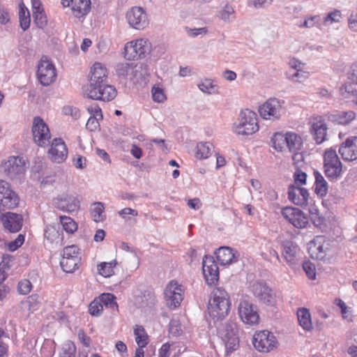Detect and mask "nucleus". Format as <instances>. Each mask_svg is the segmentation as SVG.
I'll list each match as a JSON object with an SVG mask.
<instances>
[{"mask_svg":"<svg viewBox=\"0 0 357 357\" xmlns=\"http://www.w3.org/2000/svg\"><path fill=\"white\" fill-rule=\"evenodd\" d=\"M107 70L100 63H95L91 70L89 84L83 89L85 96L94 100L110 101L116 96V91L107 84Z\"/></svg>","mask_w":357,"mask_h":357,"instance_id":"nucleus-1","label":"nucleus"},{"mask_svg":"<svg viewBox=\"0 0 357 357\" xmlns=\"http://www.w3.org/2000/svg\"><path fill=\"white\" fill-rule=\"evenodd\" d=\"M231 301L227 292L222 287H217L211 292L208 310L214 320H222L230 311Z\"/></svg>","mask_w":357,"mask_h":357,"instance_id":"nucleus-2","label":"nucleus"},{"mask_svg":"<svg viewBox=\"0 0 357 357\" xmlns=\"http://www.w3.org/2000/svg\"><path fill=\"white\" fill-rule=\"evenodd\" d=\"M258 130L257 114L248 109L241 111L238 121L234 123V131L237 135H249Z\"/></svg>","mask_w":357,"mask_h":357,"instance_id":"nucleus-3","label":"nucleus"},{"mask_svg":"<svg viewBox=\"0 0 357 357\" xmlns=\"http://www.w3.org/2000/svg\"><path fill=\"white\" fill-rule=\"evenodd\" d=\"M333 242L324 236H317L307 244L308 252L312 259L325 260L332 255Z\"/></svg>","mask_w":357,"mask_h":357,"instance_id":"nucleus-4","label":"nucleus"},{"mask_svg":"<svg viewBox=\"0 0 357 357\" xmlns=\"http://www.w3.org/2000/svg\"><path fill=\"white\" fill-rule=\"evenodd\" d=\"M259 115L266 120L278 121L285 112V102L276 98H271L259 107Z\"/></svg>","mask_w":357,"mask_h":357,"instance_id":"nucleus-5","label":"nucleus"},{"mask_svg":"<svg viewBox=\"0 0 357 357\" xmlns=\"http://www.w3.org/2000/svg\"><path fill=\"white\" fill-rule=\"evenodd\" d=\"M218 333L225 344L227 354L231 353L238 348V329L235 322L227 321L219 328Z\"/></svg>","mask_w":357,"mask_h":357,"instance_id":"nucleus-6","label":"nucleus"},{"mask_svg":"<svg viewBox=\"0 0 357 357\" xmlns=\"http://www.w3.org/2000/svg\"><path fill=\"white\" fill-rule=\"evenodd\" d=\"M151 50V43L149 40L139 38L127 43L124 47L125 58L135 60L144 58Z\"/></svg>","mask_w":357,"mask_h":357,"instance_id":"nucleus-7","label":"nucleus"},{"mask_svg":"<svg viewBox=\"0 0 357 357\" xmlns=\"http://www.w3.org/2000/svg\"><path fill=\"white\" fill-rule=\"evenodd\" d=\"M324 168L326 176L330 179H337L342 172V165L335 149L325 151L324 154Z\"/></svg>","mask_w":357,"mask_h":357,"instance_id":"nucleus-8","label":"nucleus"},{"mask_svg":"<svg viewBox=\"0 0 357 357\" xmlns=\"http://www.w3.org/2000/svg\"><path fill=\"white\" fill-rule=\"evenodd\" d=\"M81 256L77 246L73 245L66 246L63 250V256L60 261L61 268L66 273H73L78 268Z\"/></svg>","mask_w":357,"mask_h":357,"instance_id":"nucleus-9","label":"nucleus"},{"mask_svg":"<svg viewBox=\"0 0 357 357\" xmlns=\"http://www.w3.org/2000/svg\"><path fill=\"white\" fill-rule=\"evenodd\" d=\"M33 140L38 146L46 147L50 144L51 134L50 129L43 119L40 116H35L33 119L31 128Z\"/></svg>","mask_w":357,"mask_h":357,"instance_id":"nucleus-10","label":"nucleus"},{"mask_svg":"<svg viewBox=\"0 0 357 357\" xmlns=\"http://www.w3.org/2000/svg\"><path fill=\"white\" fill-rule=\"evenodd\" d=\"M36 75L40 83L45 86L56 80V68L47 56H43L39 61Z\"/></svg>","mask_w":357,"mask_h":357,"instance_id":"nucleus-11","label":"nucleus"},{"mask_svg":"<svg viewBox=\"0 0 357 357\" xmlns=\"http://www.w3.org/2000/svg\"><path fill=\"white\" fill-rule=\"evenodd\" d=\"M252 344L258 351L268 353L277 348L278 342L272 333L268 331H261L255 333Z\"/></svg>","mask_w":357,"mask_h":357,"instance_id":"nucleus-12","label":"nucleus"},{"mask_svg":"<svg viewBox=\"0 0 357 357\" xmlns=\"http://www.w3.org/2000/svg\"><path fill=\"white\" fill-rule=\"evenodd\" d=\"M165 298L167 306L170 310L178 307L183 299V289L176 282H170L165 289Z\"/></svg>","mask_w":357,"mask_h":357,"instance_id":"nucleus-13","label":"nucleus"},{"mask_svg":"<svg viewBox=\"0 0 357 357\" xmlns=\"http://www.w3.org/2000/svg\"><path fill=\"white\" fill-rule=\"evenodd\" d=\"M126 18L130 26L137 30H143L149 24V19L145 10L134 6L127 11Z\"/></svg>","mask_w":357,"mask_h":357,"instance_id":"nucleus-14","label":"nucleus"},{"mask_svg":"<svg viewBox=\"0 0 357 357\" xmlns=\"http://www.w3.org/2000/svg\"><path fill=\"white\" fill-rule=\"evenodd\" d=\"M281 214L285 220L298 229L307 227L309 223L307 215L297 208L284 207Z\"/></svg>","mask_w":357,"mask_h":357,"instance_id":"nucleus-15","label":"nucleus"},{"mask_svg":"<svg viewBox=\"0 0 357 357\" xmlns=\"http://www.w3.org/2000/svg\"><path fill=\"white\" fill-rule=\"evenodd\" d=\"M48 158L53 162L61 164L68 157L67 146L61 138H54L47 151Z\"/></svg>","mask_w":357,"mask_h":357,"instance_id":"nucleus-16","label":"nucleus"},{"mask_svg":"<svg viewBox=\"0 0 357 357\" xmlns=\"http://www.w3.org/2000/svg\"><path fill=\"white\" fill-rule=\"evenodd\" d=\"M254 296L266 305H273L275 302V295L272 289L264 282H255L251 286Z\"/></svg>","mask_w":357,"mask_h":357,"instance_id":"nucleus-17","label":"nucleus"},{"mask_svg":"<svg viewBox=\"0 0 357 357\" xmlns=\"http://www.w3.org/2000/svg\"><path fill=\"white\" fill-rule=\"evenodd\" d=\"M0 204L8 208H13L19 204L18 196L4 181H0Z\"/></svg>","mask_w":357,"mask_h":357,"instance_id":"nucleus-18","label":"nucleus"},{"mask_svg":"<svg viewBox=\"0 0 357 357\" xmlns=\"http://www.w3.org/2000/svg\"><path fill=\"white\" fill-rule=\"evenodd\" d=\"M239 317L246 324L253 325L259 321V314L254 306L249 301H241L238 307Z\"/></svg>","mask_w":357,"mask_h":357,"instance_id":"nucleus-19","label":"nucleus"},{"mask_svg":"<svg viewBox=\"0 0 357 357\" xmlns=\"http://www.w3.org/2000/svg\"><path fill=\"white\" fill-rule=\"evenodd\" d=\"M310 132L317 144H319L326 139L328 127L321 116H314L310 121Z\"/></svg>","mask_w":357,"mask_h":357,"instance_id":"nucleus-20","label":"nucleus"},{"mask_svg":"<svg viewBox=\"0 0 357 357\" xmlns=\"http://www.w3.org/2000/svg\"><path fill=\"white\" fill-rule=\"evenodd\" d=\"M202 269L204 278L209 284H214L219 279V270L214 259L206 255L202 261Z\"/></svg>","mask_w":357,"mask_h":357,"instance_id":"nucleus-21","label":"nucleus"},{"mask_svg":"<svg viewBox=\"0 0 357 357\" xmlns=\"http://www.w3.org/2000/svg\"><path fill=\"white\" fill-rule=\"evenodd\" d=\"M5 172L11 178H15L25 172V162L18 156L10 157L5 164Z\"/></svg>","mask_w":357,"mask_h":357,"instance_id":"nucleus-22","label":"nucleus"},{"mask_svg":"<svg viewBox=\"0 0 357 357\" xmlns=\"http://www.w3.org/2000/svg\"><path fill=\"white\" fill-rule=\"evenodd\" d=\"M339 153L344 160L353 161L357 159V137L346 139L339 148Z\"/></svg>","mask_w":357,"mask_h":357,"instance_id":"nucleus-23","label":"nucleus"},{"mask_svg":"<svg viewBox=\"0 0 357 357\" xmlns=\"http://www.w3.org/2000/svg\"><path fill=\"white\" fill-rule=\"evenodd\" d=\"M288 198L296 205H307L309 198V192L307 190L304 188L290 185L288 188Z\"/></svg>","mask_w":357,"mask_h":357,"instance_id":"nucleus-24","label":"nucleus"},{"mask_svg":"<svg viewBox=\"0 0 357 357\" xmlns=\"http://www.w3.org/2000/svg\"><path fill=\"white\" fill-rule=\"evenodd\" d=\"M1 220L4 228L13 233L19 231L22 227L23 218L20 214L8 212L1 216Z\"/></svg>","mask_w":357,"mask_h":357,"instance_id":"nucleus-25","label":"nucleus"},{"mask_svg":"<svg viewBox=\"0 0 357 357\" xmlns=\"http://www.w3.org/2000/svg\"><path fill=\"white\" fill-rule=\"evenodd\" d=\"M55 204L59 209L68 213L77 211L79 208V201L73 195H62L56 199Z\"/></svg>","mask_w":357,"mask_h":357,"instance_id":"nucleus-26","label":"nucleus"},{"mask_svg":"<svg viewBox=\"0 0 357 357\" xmlns=\"http://www.w3.org/2000/svg\"><path fill=\"white\" fill-rule=\"evenodd\" d=\"M356 114L354 111H335L328 115V119L339 125H349L356 119Z\"/></svg>","mask_w":357,"mask_h":357,"instance_id":"nucleus-27","label":"nucleus"},{"mask_svg":"<svg viewBox=\"0 0 357 357\" xmlns=\"http://www.w3.org/2000/svg\"><path fill=\"white\" fill-rule=\"evenodd\" d=\"M217 259L221 265H229L237 261L238 257L233 249L221 247L215 252Z\"/></svg>","mask_w":357,"mask_h":357,"instance_id":"nucleus-28","label":"nucleus"},{"mask_svg":"<svg viewBox=\"0 0 357 357\" xmlns=\"http://www.w3.org/2000/svg\"><path fill=\"white\" fill-rule=\"evenodd\" d=\"M73 12L75 17H81L86 15L91 8L90 0H70Z\"/></svg>","mask_w":357,"mask_h":357,"instance_id":"nucleus-29","label":"nucleus"},{"mask_svg":"<svg viewBox=\"0 0 357 357\" xmlns=\"http://www.w3.org/2000/svg\"><path fill=\"white\" fill-rule=\"evenodd\" d=\"M286 146L291 153L301 151L303 139L298 134L294 132H287Z\"/></svg>","mask_w":357,"mask_h":357,"instance_id":"nucleus-30","label":"nucleus"},{"mask_svg":"<svg viewBox=\"0 0 357 357\" xmlns=\"http://www.w3.org/2000/svg\"><path fill=\"white\" fill-rule=\"evenodd\" d=\"M314 175L315 177L314 192L319 197H324L328 192V183L318 171H314Z\"/></svg>","mask_w":357,"mask_h":357,"instance_id":"nucleus-31","label":"nucleus"},{"mask_svg":"<svg viewBox=\"0 0 357 357\" xmlns=\"http://www.w3.org/2000/svg\"><path fill=\"white\" fill-rule=\"evenodd\" d=\"M142 70V66H132L129 63H121L116 66V73L119 77H126L129 75L137 76V74Z\"/></svg>","mask_w":357,"mask_h":357,"instance_id":"nucleus-32","label":"nucleus"},{"mask_svg":"<svg viewBox=\"0 0 357 357\" xmlns=\"http://www.w3.org/2000/svg\"><path fill=\"white\" fill-rule=\"evenodd\" d=\"M213 149L211 143L201 142L196 146L195 155L199 160L206 159L211 155Z\"/></svg>","mask_w":357,"mask_h":357,"instance_id":"nucleus-33","label":"nucleus"},{"mask_svg":"<svg viewBox=\"0 0 357 357\" xmlns=\"http://www.w3.org/2000/svg\"><path fill=\"white\" fill-rule=\"evenodd\" d=\"M282 245L284 258L287 261H291L296 255L298 250L297 245L291 241L287 240L282 242Z\"/></svg>","mask_w":357,"mask_h":357,"instance_id":"nucleus-34","label":"nucleus"},{"mask_svg":"<svg viewBox=\"0 0 357 357\" xmlns=\"http://www.w3.org/2000/svg\"><path fill=\"white\" fill-rule=\"evenodd\" d=\"M297 318L300 326L303 329L310 331L312 328L311 315L307 309H298L297 311Z\"/></svg>","mask_w":357,"mask_h":357,"instance_id":"nucleus-35","label":"nucleus"},{"mask_svg":"<svg viewBox=\"0 0 357 357\" xmlns=\"http://www.w3.org/2000/svg\"><path fill=\"white\" fill-rule=\"evenodd\" d=\"M218 17L225 23H230L235 20L236 13L234 7L227 3L218 12Z\"/></svg>","mask_w":357,"mask_h":357,"instance_id":"nucleus-36","label":"nucleus"},{"mask_svg":"<svg viewBox=\"0 0 357 357\" xmlns=\"http://www.w3.org/2000/svg\"><path fill=\"white\" fill-rule=\"evenodd\" d=\"M199 89L207 94H215L218 93V86L215 82L211 79L205 78L201 80L198 84Z\"/></svg>","mask_w":357,"mask_h":357,"instance_id":"nucleus-37","label":"nucleus"},{"mask_svg":"<svg viewBox=\"0 0 357 357\" xmlns=\"http://www.w3.org/2000/svg\"><path fill=\"white\" fill-rule=\"evenodd\" d=\"M273 147L279 152H282L287 147V132H275L271 137Z\"/></svg>","mask_w":357,"mask_h":357,"instance_id":"nucleus-38","label":"nucleus"},{"mask_svg":"<svg viewBox=\"0 0 357 357\" xmlns=\"http://www.w3.org/2000/svg\"><path fill=\"white\" fill-rule=\"evenodd\" d=\"M104 210V204L102 202H95L91 205V215L95 222H101L105 219Z\"/></svg>","mask_w":357,"mask_h":357,"instance_id":"nucleus-39","label":"nucleus"},{"mask_svg":"<svg viewBox=\"0 0 357 357\" xmlns=\"http://www.w3.org/2000/svg\"><path fill=\"white\" fill-rule=\"evenodd\" d=\"M116 264V260L110 262H102L98 265V273L105 278L110 277L114 273V268Z\"/></svg>","mask_w":357,"mask_h":357,"instance_id":"nucleus-40","label":"nucleus"},{"mask_svg":"<svg viewBox=\"0 0 357 357\" xmlns=\"http://www.w3.org/2000/svg\"><path fill=\"white\" fill-rule=\"evenodd\" d=\"M19 18L21 28L26 31L30 26V14L23 3L20 5Z\"/></svg>","mask_w":357,"mask_h":357,"instance_id":"nucleus-41","label":"nucleus"},{"mask_svg":"<svg viewBox=\"0 0 357 357\" xmlns=\"http://www.w3.org/2000/svg\"><path fill=\"white\" fill-rule=\"evenodd\" d=\"M134 334L135 335V341L139 348H144L148 344V335L142 326H137L135 328Z\"/></svg>","mask_w":357,"mask_h":357,"instance_id":"nucleus-42","label":"nucleus"},{"mask_svg":"<svg viewBox=\"0 0 357 357\" xmlns=\"http://www.w3.org/2000/svg\"><path fill=\"white\" fill-rule=\"evenodd\" d=\"M100 301L107 307L112 309V310H118V305L115 301L116 297L112 294H102L100 298Z\"/></svg>","mask_w":357,"mask_h":357,"instance_id":"nucleus-43","label":"nucleus"},{"mask_svg":"<svg viewBox=\"0 0 357 357\" xmlns=\"http://www.w3.org/2000/svg\"><path fill=\"white\" fill-rule=\"evenodd\" d=\"M60 222L63 230L69 234H73L77 229V223L70 217L61 215L60 216Z\"/></svg>","mask_w":357,"mask_h":357,"instance_id":"nucleus-44","label":"nucleus"},{"mask_svg":"<svg viewBox=\"0 0 357 357\" xmlns=\"http://www.w3.org/2000/svg\"><path fill=\"white\" fill-rule=\"evenodd\" d=\"M310 219L314 226L321 227L324 224V218L320 215L319 210L315 207L310 209Z\"/></svg>","mask_w":357,"mask_h":357,"instance_id":"nucleus-45","label":"nucleus"},{"mask_svg":"<svg viewBox=\"0 0 357 357\" xmlns=\"http://www.w3.org/2000/svg\"><path fill=\"white\" fill-rule=\"evenodd\" d=\"M76 347L75 344L70 341L66 342L62 348L61 357H75Z\"/></svg>","mask_w":357,"mask_h":357,"instance_id":"nucleus-46","label":"nucleus"},{"mask_svg":"<svg viewBox=\"0 0 357 357\" xmlns=\"http://www.w3.org/2000/svg\"><path fill=\"white\" fill-rule=\"evenodd\" d=\"M45 238L50 241V242L55 241L57 238H59V234L57 229L53 225H47L45 227Z\"/></svg>","mask_w":357,"mask_h":357,"instance_id":"nucleus-47","label":"nucleus"},{"mask_svg":"<svg viewBox=\"0 0 357 357\" xmlns=\"http://www.w3.org/2000/svg\"><path fill=\"white\" fill-rule=\"evenodd\" d=\"M103 310V306L99 299L93 300L89 305V313L92 316L98 317Z\"/></svg>","mask_w":357,"mask_h":357,"instance_id":"nucleus-48","label":"nucleus"},{"mask_svg":"<svg viewBox=\"0 0 357 357\" xmlns=\"http://www.w3.org/2000/svg\"><path fill=\"white\" fill-rule=\"evenodd\" d=\"M34 22L36 26L40 29H43L47 25V17L44 13V11L37 12L33 14Z\"/></svg>","mask_w":357,"mask_h":357,"instance_id":"nucleus-49","label":"nucleus"},{"mask_svg":"<svg viewBox=\"0 0 357 357\" xmlns=\"http://www.w3.org/2000/svg\"><path fill=\"white\" fill-rule=\"evenodd\" d=\"M151 93L153 100L155 102H162L166 100L164 91L160 86H153L151 89Z\"/></svg>","mask_w":357,"mask_h":357,"instance_id":"nucleus-50","label":"nucleus"},{"mask_svg":"<svg viewBox=\"0 0 357 357\" xmlns=\"http://www.w3.org/2000/svg\"><path fill=\"white\" fill-rule=\"evenodd\" d=\"M287 78L294 82H302L307 79V73L303 71L302 69L301 71H297L291 73V72L287 73Z\"/></svg>","mask_w":357,"mask_h":357,"instance_id":"nucleus-51","label":"nucleus"},{"mask_svg":"<svg viewBox=\"0 0 357 357\" xmlns=\"http://www.w3.org/2000/svg\"><path fill=\"white\" fill-rule=\"evenodd\" d=\"M303 268L310 279L314 280L315 278L316 269L314 264L309 261H304L303 264Z\"/></svg>","mask_w":357,"mask_h":357,"instance_id":"nucleus-52","label":"nucleus"},{"mask_svg":"<svg viewBox=\"0 0 357 357\" xmlns=\"http://www.w3.org/2000/svg\"><path fill=\"white\" fill-rule=\"evenodd\" d=\"M31 283L28 280H23L18 283V292L22 295L28 294L31 290Z\"/></svg>","mask_w":357,"mask_h":357,"instance_id":"nucleus-53","label":"nucleus"},{"mask_svg":"<svg viewBox=\"0 0 357 357\" xmlns=\"http://www.w3.org/2000/svg\"><path fill=\"white\" fill-rule=\"evenodd\" d=\"M166 48L162 45H156L155 46L151 45V50L149 55L152 58L157 59L165 54Z\"/></svg>","mask_w":357,"mask_h":357,"instance_id":"nucleus-54","label":"nucleus"},{"mask_svg":"<svg viewBox=\"0 0 357 357\" xmlns=\"http://www.w3.org/2000/svg\"><path fill=\"white\" fill-rule=\"evenodd\" d=\"M307 174L297 168L294 174V183L296 185H302L306 183Z\"/></svg>","mask_w":357,"mask_h":357,"instance_id":"nucleus-55","label":"nucleus"},{"mask_svg":"<svg viewBox=\"0 0 357 357\" xmlns=\"http://www.w3.org/2000/svg\"><path fill=\"white\" fill-rule=\"evenodd\" d=\"M185 31L188 36L195 38L199 35H205L207 33V29L206 27L190 29L185 27Z\"/></svg>","mask_w":357,"mask_h":357,"instance_id":"nucleus-56","label":"nucleus"},{"mask_svg":"<svg viewBox=\"0 0 357 357\" xmlns=\"http://www.w3.org/2000/svg\"><path fill=\"white\" fill-rule=\"evenodd\" d=\"M341 19V13L338 10H335L333 12L328 13L324 19V23L326 24L328 22L331 23L339 22Z\"/></svg>","mask_w":357,"mask_h":357,"instance_id":"nucleus-57","label":"nucleus"},{"mask_svg":"<svg viewBox=\"0 0 357 357\" xmlns=\"http://www.w3.org/2000/svg\"><path fill=\"white\" fill-rule=\"evenodd\" d=\"M89 113L91 117L102 119V115L100 107L97 104H92L87 107Z\"/></svg>","mask_w":357,"mask_h":357,"instance_id":"nucleus-58","label":"nucleus"},{"mask_svg":"<svg viewBox=\"0 0 357 357\" xmlns=\"http://www.w3.org/2000/svg\"><path fill=\"white\" fill-rule=\"evenodd\" d=\"M24 241V236L22 234H19L15 241L8 243V248L10 251H15L20 248Z\"/></svg>","mask_w":357,"mask_h":357,"instance_id":"nucleus-59","label":"nucleus"},{"mask_svg":"<svg viewBox=\"0 0 357 357\" xmlns=\"http://www.w3.org/2000/svg\"><path fill=\"white\" fill-rule=\"evenodd\" d=\"M348 79L351 82L357 85V61L351 65L348 73Z\"/></svg>","mask_w":357,"mask_h":357,"instance_id":"nucleus-60","label":"nucleus"},{"mask_svg":"<svg viewBox=\"0 0 357 357\" xmlns=\"http://www.w3.org/2000/svg\"><path fill=\"white\" fill-rule=\"evenodd\" d=\"M100 119L90 116L86 122V128L90 131H94L99 127Z\"/></svg>","mask_w":357,"mask_h":357,"instance_id":"nucleus-61","label":"nucleus"},{"mask_svg":"<svg viewBox=\"0 0 357 357\" xmlns=\"http://www.w3.org/2000/svg\"><path fill=\"white\" fill-rule=\"evenodd\" d=\"M289 67L295 70L301 71L303 69L304 63L296 58H291L288 62Z\"/></svg>","mask_w":357,"mask_h":357,"instance_id":"nucleus-62","label":"nucleus"},{"mask_svg":"<svg viewBox=\"0 0 357 357\" xmlns=\"http://www.w3.org/2000/svg\"><path fill=\"white\" fill-rule=\"evenodd\" d=\"M86 159L80 155H76L73 158V164L76 168L82 169L86 167Z\"/></svg>","mask_w":357,"mask_h":357,"instance_id":"nucleus-63","label":"nucleus"},{"mask_svg":"<svg viewBox=\"0 0 357 357\" xmlns=\"http://www.w3.org/2000/svg\"><path fill=\"white\" fill-rule=\"evenodd\" d=\"M10 21V14L7 9L0 6V24H6Z\"/></svg>","mask_w":357,"mask_h":357,"instance_id":"nucleus-64","label":"nucleus"}]
</instances>
